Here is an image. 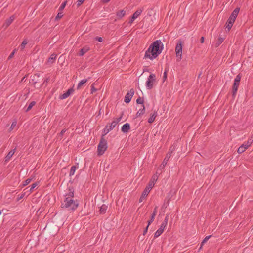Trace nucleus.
I'll use <instances>...</instances> for the list:
<instances>
[{"mask_svg":"<svg viewBox=\"0 0 253 253\" xmlns=\"http://www.w3.org/2000/svg\"><path fill=\"white\" fill-rule=\"evenodd\" d=\"M164 45L160 40L153 42L146 51L144 58L150 60L156 58L162 52Z\"/></svg>","mask_w":253,"mask_h":253,"instance_id":"nucleus-1","label":"nucleus"},{"mask_svg":"<svg viewBox=\"0 0 253 253\" xmlns=\"http://www.w3.org/2000/svg\"><path fill=\"white\" fill-rule=\"evenodd\" d=\"M79 205V201L77 199L74 200L70 197H67L61 203L62 208L67 209L69 210L74 211Z\"/></svg>","mask_w":253,"mask_h":253,"instance_id":"nucleus-2","label":"nucleus"},{"mask_svg":"<svg viewBox=\"0 0 253 253\" xmlns=\"http://www.w3.org/2000/svg\"><path fill=\"white\" fill-rule=\"evenodd\" d=\"M103 134H102L99 143L97 146V155L98 156L102 155L105 151L107 150L108 147L107 142L106 139L104 138V136Z\"/></svg>","mask_w":253,"mask_h":253,"instance_id":"nucleus-3","label":"nucleus"},{"mask_svg":"<svg viewBox=\"0 0 253 253\" xmlns=\"http://www.w3.org/2000/svg\"><path fill=\"white\" fill-rule=\"evenodd\" d=\"M30 79V83L34 85L35 88H40L43 85V84H41V78L39 74L36 73L31 76Z\"/></svg>","mask_w":253,"mask_h":253,"instance_id":"nucleus-4","label":"nucleus"},{"mask_svg":"<svg viewBox=\"0 0 253 253\" xmlns=\"http://www.w3.org/2000/svg\"><path fill=\"white\" fill-rule=\"evenodd\" d=\"M123 115V113L122 112L119 117L115 118V120L109 124V128H108V125H107L103 129L102 134L106 135L110 131L112 130L115 127L116 125L121 121Z\"/></svg>","mask_w":253,"mask_h":253,"instance_id":"nucleus-5","label":"nucleus"},{"mask_svg":"<svg viewBox=\"0 0 253 253\" xmlns=\"http://www.w3.org/2000/svg\"><path fill=\"white\" fill-rule=\"evenodd\" d=\"M241 77H242V74L239 73L236 76V77L234 80V83H233V84L232 86V96H233V98H234L236 95L237 92L238 91V87H239V86L240 84V82L241 81Z\"/></svg>","mask_w":253,"mask_h":253,"instance_id":"nucleus-6","label":"nucleus"},{"mask_svg":"<svg viewBox=\"0 0 253 253\" xmlns=\"http://www.w3.org/2000/svg\"><path fill=\"white\" fill-rule=\"evenodd\" d=\"M168 220H169V214H167L164 220L163 221L160 228L155 233L154 236V239H155V238L158 237L163 233V232L164 231L165 228L166 227V226L168 224Z\"/></svg>","mask_w":253,"mask_h":253,"instance_id":"nucleus-7","label":"nucleus"},{"mask_svg":"<svg viewBox=\"0 0 253 253\" xmlns=\"http://www.w3.org/2000/svg\"><path fill=\"white\" fill-rule=\"evenodd\" d=\"M182 47V42L179 40L177 41L175 49L177 61H180L181 60Z\"/></svg>","mask_w":253,"mask_h":253,"instance_id":"nucleus-8","label":"nucleus"},{"mask_svg":"<svg viewBox=\"0 0 253 253\" xmlns=\"http://www.w3.org/2000/svg\"><path fill=\"white\" fill-rule=\"evenodd\" d=\"M155 81V75L154 74H151L146 82V87L148 89H151L153 87V83Z\"/></svg>","mask_w":253,"mask_h":253,"instance_id":"nucleus-9","label":"nucleus"},{"mask_svg":"<svg viewBox=\"0 0 253 253\" xmlns=\"http://www.w3.org/2000/svg\"><path fill=\"white\" fill-rule=\"evenodd\" d=\"M152 184L150 183L149 185L146 186L144 191H143L140 198H139V202H141L147 196L148 193L150 192L151 189L152 188Z\"/></svg>","mask_w":253,"mask_h":253,"instance_id":"nucleus-10","label":"nucleus"},{"mask_svg":"<svg viewBox=\"0 0 253 253\" xmlns=\"http://www.w3.org/2000/svg\"><path fill=\"white\" fill-rule=\"evenodd\" d=\"M134 89L131 88L125 96L124 102L126 103H129L134 94Z\"/></svg>","mask_w":253,"mask_h":253,"instance_id":"nucleus-11","label":"nucleus"},{"mask_svg":"<svg viewBox=\"0 0 253 253\" xmlns=\"http://www.w3.org/2000/svg\"><path fill=\"white\" fill-rule=\"evenodd\" d=\"M74 89L73 87L69 88L65 93L59 96L60 99H64L68 97L72 93L74 92Z\"/></svg>","mask_w":253,"mask_h":253,"instance_id":"nucleus-12","label":"nucleus"},{"mask_svg":"<svg viewBox=\"0 0 253 253\" xmlns=\"http://www.w3.org/2000/svg\"><path fill=\"white\" fill-rule=\"evenodd\" d=\"M172 153V150H169V151L167 154L165 159H164L161 167H162V169H164L165 167V166L167 165L168 161H169V159L171 156V154Z\"/></svg>","mask_w":253,"mask_h":253,"instance_id":"nucleus-13","label":"nucleus"},{"mask_svg":"<svg viewBox=\"0 0 253 253\" xmlns=\"http://www.w3.org/2000/svg\"><path fill=\"white\" fill-rule=\"evenodd\" d=\"M240 8L237 7L232 12L231 14L230 15L229 18L235 21V20L239 13L240 11Z\"/></svg>","mask_w":253,"mask_h":253,"instance_id":"nucleus-14","label":"nucleus"},{"mask_svg":"<svg viewBox=\"0 0 253 253\" xmlns=\"http://www.w3.org/2000/svg\"><path fill=\"white\" fill-rule=\"evenodd\" d=\"M15 19V16L14 15H12L10 16L9 18L7 19L4 23L3 25V27L5 28H7L13 21V20Z\"/></svg>","mask_w":253,"mask_h":253,"instance_id":"nucleus-15","label":"nucleus"},{"mask_svg":"<svg viewBox=\"0 0 253 253\" xmlns=\"http://www.w3.org/2000/svg\"><path fill=\"white\" fill-rule=\"evenodd\" d=\"M68 190L69 192L65 195V197H70V198L74 197V190L73 186H68Z\"/></svg>","mask_w":253,"mask_h":253,"instance_id":"nucleus-16","label":"nucleus"},{"mask_svg":"<svg viewBox=\"0 0 253 253\" xmlns=\"http://www.w3.org/2000/svg\"><path fill=\"white\" fill-rule=\"evenodd\" d=\"M130 129V124L128 123H126L123 125L121 128V131L124 133H126L129 131Z\"/></svg>","mask_w":253,"mask_h":253,"instance_id":"nucleus-17","label":"nucleus"},{"mask_svg":"<svg viewBox=\"0 0 253 253\" xmlns=\"http://www.w3.org/2000/svg\"><path fill=\"white\" fill-rule=\"evenodd\" d=\"M90 50V47L88 45H85L82 48L80 52L79 53V55L80 56H83L87 52H88Z\"/></svg>","mask_w":253,"mask_h":253,"instance_id":"nucleus-18","label":"nucleus"},{"mask_svg":"<svg viewBox=\"0 0 253 253\" xmlns=\"http://www.w3.org/2000/svg\"><path fill=\"white\" fill-rule=\"evenodd\" d=\"M15 150H16V148H15L13 150H11V151H10L8 152V153L7 154V155L5 157V158H4L5 163H7L10 160V158L12 157V156L14 154V153L15 152Z\"/></svg>","mask_w":253,"mask_h":253,"instance_id":"nucleus-19","label":"nucleus"},{"mask_svg":"<svg viewBox=\"0 0 253 253\" xmlns=\"http://www.w3.org/2000/svg\"><path fill=\"white\" fill-rule=\"evenodd\" d=\"M234 22H235L234 20H232V19H231L230 18H228V19L227 20V21L226 23V29H227V31H229L231 30Z\"/></svg>","mask_w":253,"mask_h":253,"instance_id":"nucleus-20","label":"nucleus"},{"mask_svg":"<svg viewBox=\"0 0 253 253\" xmlns=\"http://www.w3.org/2000/svg\"><path fill=\"white\" fill-rule=\"evenodd\" d=\"M57 57V54L55 53L52 54L49 57L47 60V63L49 64H52L55 62L56 58Z\"/></svg>","mask_w":253,"mask_h":253,"instance_id":"nucleus-21","label":"nucleus"},{"mask_svg":"<svg viewBox=\"0 0 253 253\" xmlns=\"http://www.w3.org/2000/svg\"><path fill=\"white\" fill-rule=\"evenodd\" d=\"M90 77H88L87 79H83L81 80L79 83L77 85V89L79 90L81 89L82 85H83L85 83H86L90 79Z\"/></svg>","mask_w":253,"mask_h":253,"instance_id":"nucleus-22","label":"nucleus"},{"mask_svg":"<svg viewBox=\"0 0 253 253\" xmlns=\"http://www.w3.org/2000/svg\"><path fill=\"white\" fill-rule=\"evenodd\" d=\"M143 11V9H139L136 10L131 16L132 19L135 20L139 16L141 15Z\"/></svg>","mask_w":253,"mask_h":253,"instance_id":"nucleus-23","label":"nucleus"},{"mask_svg":"<svg viewBox=\"0 0 253 253\" xmlns=\"http://www.w3.org/2000/svg\"><path fill=\"white\" fill-rule=\"evenodd\" d=\"M157 116V111H155L154 112L153 114L152 115H151L150 118L148 119V123L151 124L153 122H154Z\"/></svg>","mask_w":253,"mask_h":253,"instance_id":"nucleus-24","label":"nucleus"},{"mask_svg":"<svg viewBox=\"0 0 253 253\" xmlns=\"http://www.w3.org/2000/svg\"><path fill=\"white\" fill-rule=\"evenodd\" d=\"M249 147V145H246L245 144H242L238 149V153L239 154L242 153L244 152Z\"/></svg>","mask_w":253,"mask_h":253,"instance_id":"nucleus-25","label":"nucleus"},{"mask_svg":"<svg viewBox=\"0 0 253 253\" xmlns=\"http://www.w3.org/2000/svg\"><path fill=\"white\" fill-rule=\"evenodd\" d=\"M108 208L107 206L105 204L102 205L99 209V213L101 214H104L106 213L107 209Z\"/></svg>","mask_w":253,"mask_h":253,"instance_id":"nucleus-26","label":"nucleus"},{"mask_svg":"<svg viewBox=\"0 0 253 253\" xmlns=\"http://www.w3.org/2000/svg\"><path fill=\"white\" fill-rule=\"evenodd\" d=\"M126 14V11L124 10H120L116 12V15L118 19L122 18Z\"/></svg>","mask_w":253,"mask_h":253,"instance_id":"nucleus-27","label":"nucleus"},{"mask_svg":"<svg viewBox=\"0 0 253 253\" xmlns=\"http://www.w3.org/2000/svg\"><path fill=\"white\" fill-rule=\"evenodd\" d=\"M145 112V106L143 105V108L139 109V110L137 112L136 114V117L137 118L140 117L141 115H143Z\"/></svg>","mask_w":253,"mask_h":253,"instance_id":"nucleus-28","label":"nucleus"},{"mask_svg":"<svg viewBox=\"0 0 253 253\" xmlns=\"http://www.w3.org/2000/svg\"><path fill=\"white\" fill-rule=\"evenodd\" d=\"M34 177H35V176H33L32 177L28 178L26 180L23 181L22 185L21 186H20L21 187V188H23V187L26 186V185H27L32 181V180L34 178Z\"/></svg>","mask_w":253,"mask_h":253,"instance_id":"nucleus-29","label":"nucleus"},{"mask_svg":"<svg viewBox=\"0 0 253 253\" xmlns=\"http://www.w3.org/2000/svg\"><path fill=\"white\" fill-rule=\"evenodd\" d=\"M212 235H209V236H207L206 237H205V238L203 240V241H202L201 243V246L199 249V250H201L202 246H203V245L207 242V241L210 238H211V237H212Z\"/></svg>","mask_w":253,"mask_h":253,"instance_id":"nucleus-30","label":"nucleus"},{"mask_svg":"<svg viewBox=\"0 0 253 253\" xmlns=\"http://www.w3.org/2000/svg\"><path fill=\"white\" fill-rule=\"evenodd\" d=\"M77 168H78V166H77L76 165L72 166L71 167V169H70V173H69V176H72V175H73L74 174L75 170H76Z\"/></svg>","mask_w":253,"mask_h":253,"instance_id":"nucleus-31","label":"nucleus"},{"mask_svg":"<svg viewBox=\"0 0 253 253\" xmlns=\"http://www.w3.org/2000/svg\"><path fill=\"white\" fill-rule=\"evenodd\" d=\"M224 38L219 37L217 41L216 42L215 44V47H218L222 43V42L224 41Z\"/></svg>","mask_w":253,"mask_h":253,"instance_id":"nucleus-32","label":"nucleus"},{"mask_svg":"<svg viewBox=\"0 0 253 253\" xmlns=\"http://www.w3.org/2000/svg\"><path fill=\"white\" fill-rule=\"evenodd\" d=\"M168 71H169V67H166L165 68V71H164V73L163 74V82H165L167 79V73H168Z\"/></svg>","mask_w":253,"mask_h":253,"instance_id":"nucleus-33","label":"nucleus"},{"mask_svg":"<svg viewBox=\"0 0 253 253\" xmlns=\"http://www.w3.org/2000/svg\"><path fill=\"white\" fill-rule=\"evenodd\" d=\"M35 104H36L35 101L31 102L29 104L27 109L25 110V112H27L29 111Z\"/></svg>","mask_w":253,"mask_h":253,"instance_id":"nucleus-34","label":"nucleus"},{"mask_svg":"<svg viewBox=\"0 0 253 253\" xmlns=\"http://www.w3.org/2000/svg\"><path fill=\"white\" fill-rule=\"evenodd\" d=\"M27 43L28 42L26 41V40H24L23 41L21 44L19 46L21 50H23L24 49L25 45L27 44Z\"/></svg>","mask_w":253,"mask_h":253,"instance_id":"nucleus-35","label":"nucleus"},{"mask_svg":"<svg viewBox=\"0 0 253 253\" xmlns=\"http://www.w3.org/2000/svg\"><path fill=\"white\" fill-rule=\"evenodd\" d=\"M237 204L238 203L235 201V200H234L232 203L231 205L229 207V210H234L237 205Z\"/></svg>","mask_w":253,"mask_h":253,"instance_id":"nucleus-36","label":"nucleus"},{"mask_svg":"<svg viewBox=\"0 0 253 253\" xmlns=\"http://www.w3.org/2000/svg\"><path fill=\"white\" fill-rule=\"evenodd\" d=\"M144 99L143 98L139 97L136 99V103L138 104H142V107H143V105H144Z\"/></svg>","mask_w":253,"mask_h":253,"instance_id":"nucleus-37","label":"nucleus"},{"mask_svg":"<svg viewBox=\"0 0 253 253\" xmlns=\"http://www.w3.org/2000/svg\"><path fill=\"white\" fill-rule=\"evenodd\" d=\"M156 215L154 214H152L150 220L147 221L148 226H150L151 224L154 221Z\"/></svg>","mask_w":253,"mask_h":253,"instance_id":"nucleus-38","label":"nucleus"},{"mask_svg":"<svg viewBox=\"0 0 253 253\" xmlns=\"http://www.w3.org/2000/svg\"><path fill=\"white\" fill-rule=\"evenodd\" d=\"M67 1L66 0L61 4V5H60V6L59 8V11H62L65 8V6L67 5Z\"/></svg>","mask_w":253,"mask_h":253,"instance_id":"nucleus-39","label":"nucleus"},{"mask_svg":"<svg viewBox=\"0 0 253 253\" xmlns=\"http://www.w3.org/2000/svg\"><path fill=\"white\" fill-rule=\"evenodd\" d=\"M63 16V14L61 11H60L57 14V16H56L55 18V21H58Z\"/></svg>","mask_w":253,"mask_h":253,"instance_id":"nucleus-40","label":"nucleus"},{"mask_svg":"<svg viewBox=\"0 0 253 253\" xmlns=\"http://www.w3.org/2000/svg\"><path fill=\"white\" fill-rule=\"evenodd\" d=\"M67 130V129H63L60 132V133H59L58 135V137L60 138V139H62V138H63V136L64 134V133Z\"/></svg>","mask_w":253,"mask_h":253,"instance_id":"nucleus-41","label":"nucleus"},{"mask_svg":"<svg viewBox=\"0 0 253 253\" xmlns=\"http://www.w3.org/2000/svg\"><path fill=\"white\" fill-rule=\"evenodd\" d=\"M38 185V183L37 182H35L34 183H33L31 185V187H30V189L29 190V191L30 192H31L32 191V190Z\"/></svg>","mask_w":253,"mask_h":253,"instance_id":"nucleus-42","label":"nucleus"},{"mask_svg":"<svg viewBox=\"0 0 253 253\" xmlns=\"http://www.w3.org/2000/svg\"><path fill=\"white\" fill-rule=\"evenodd\" d=\"M94 84L95 83H93L91 85V93H93V92H95L97 91V89H96L94 86Z\"/></svg>","mask_w":253,"mask_h":253,"instance_id":"nucleus-43","label":"nucleus"},{"mask_svg":"<svg viewBox=\"0 0 253 253\" xmlns=\"http://www.w3.org/2000/svg\"><path fill=\"white\" fill-rule=\"evenodd\" d=\"M172 195H173V193H172V192L171 191L168 193L166 199H168V201H170V199H171V197H172Z\"/></svg>","mask_w":253,"mask_h":253,"instance_id":"nucleus-44","label":"nucleus"},{"mask_svg":"<svg viewBox=\"0 0 253 253\" xmlns=\"http://www.w3.org/2000/svg\"><path fill=\"white\" fill-rule=\"evenodd\" d=\"M16 51V49H15L12 51V52L10 53V54L8 56V60L11 59L13 57Z\"/></svg>","mask_w":253,"mask_h":253,"instance_id":"nucleus-45","label":"nucleus"},{"mask_svg":"<svg viewBox=\"0 0 253 253\" xmlns=\"http://www.w3.org/2000/svg\"><path fill=\"white\" fill-rule=\"evenodd\" d=\"M253 142V139L252 137H251V138L248 139L246 145H249V147L252 144Z\"/></svg>","mask_w":253,"mask_h":253,"instance_id":"nucleus-46","label":"nucleus"},{"mask_svg":"<svg viewBox=\"0 0 253 253\" xmlns=\"http://www.w3.org/2000/svg\"><path fill=\"white\" fill-rule=\"evenodd\" d=\"M16 125V122H12V123L9 129L10 131H11L13 129V128H14L15 127Z\"/></svg>","mask_w":253,"mask_h":253,"instance_id":"nucleus-47","label":"nucleus"},{"mask_svg":"<svg viewBox=\"0 0 253 253\" xmlns=\"http://www.w3.org/2000/svg\"><path fill=\"white\" fill-rule=\"evenodd\" d=\"M95 40L99 42H102L103 41V39L102 37L97 36L94 38Z\"/></svg>","mask_w":253,"mask_h":253,"instance_id":"nucleus-48","label":"nucleus"},{"mask_svg":"<svg viewBox=\"0 0 253 253\" xmlns=\"http://www.w3.org/2000/svg\"><path fill=\"white\" fill-rule=\"evenodd\" d=\"M85 0H78L77 2V6L79 7L81 5Z\"/></svg>","mask_w":253,"mask_h":253,"instance_id":"nucleus-49","label":"nucleus"},{"mask_svg":"<svg viewBox=\"0 0 253 253\" xmlns=\"http://www.w3.org/2000/svg\"><path fill=\"white\" fill-rule=\"evenodd\" d=\"M149 227V226H148V224H147V226L143 231V236H144L147 233Z\"/></svg>","mask_w":253,"mask_h":253,"instance_id":"nucleus-50","label":"nucleus"},{"mask_svg":"<svg viewBox=\"0 0 253 253\" xmlns=\"http://www.w3.org/2000/svg\"><path fill=\"white\" fill-rule=\"evenodd\" d=\"M49 80H50L49 77L46 78L45 79L44 81H43V83L42 84H43V85L45 84H47L49 82Z\"/></svg>","mask_w":253,"mask_h":253,"instance_id":"nucleus-51","label":"nucleus"},{"mask_svg":"<svg viewBox=\"0 0 253 253\" xmlns=\"http://www.w3.org/2000/svg\"><path fill=\"white\" fill-rule=\"evenodd\" d=\"M169 201H168V199H165L163 206H165V205H166V207L167 205H169Z\"/></svg>","mask_w":253,"mask_h":253,"instance_id":"nucleus-52","label":"nucleus"},{"mask_svg":"<svg viewBox=\"0 0 253 253\" xmlns=\"http://www.w3.org/2000/svg\"><path fill=\"white\" fill-rule=\"evenodd\" d=\"M1 211H2V213H3L4 216L6 215L7 214L6 212L8 211V210L4 209H3L2 210H1Z\"/></svg>","mask_w":253,"mask_h":253,"instance_id":"nucleus-53","label":"nucleus"},{"mask_svg":"<svg viewBox=\"0 0 253 253\" xmlns=\"http://www.w3.org/2000/svg\"><path fill=\"white\" fill-rule=\"evenodd\" d=\"M157 209H158V207L156 206L153 210V212L152 214H154V215H156L157 213Z\"/></svg>","mask_w":253,"mask_h":253,"instance_id":"nucleus-54","label":"nucleus"},{"mask_svg":"<svg viewBox=\"0 0 253 253\" xmlns=\"http://www.w3.org/2000/svg\"><path fill=\"white\" fill-rule=\"evenodd\" d=\"M25 195V193H22L20 197H17L16 200L17 201H19L20 199L23 198Z\"/></svg>","mask_w":253,"mask_h":253,"instance_id":"nucleus-55","label":"nucleus"},{"mask_svg":"<svg viewBox=\"0 0 253 253\" xmlns=\"http://www.w3.org/2000/svg\"><path fill=\"white\" fill-rule=\"evenodd\" d=\"M205 38L203 36H202L200 38V42L201 43H203L204 42Z\"/></svg>","mask_w":253,"mask_h":253,"instance_id":"nucleus-56","label":"nucleus"},{"mask_svg":"<svg viewBox=\"0 0 253 253\" xmlns=\"http://www.w3.org/2000/svg\"><path fill=\"white\" fill-rule=\"evenodd\" d=\"M110 1V0H102L101 1L103 3H107L109 2Z\"/></svg>","mask_w":253,"mask_h":253,"instance_id":"nucleus-57","label":"nucleus"},{"mask_svg":"<svg viewBox=\"0 0 253 253\" xmlns=\"http://www.w3.org/2000/svg\"><path fill=\"white\" fill-rule=\"evenodd\" d=\"M134 20H135L133 19H132V17H131L130 21L128 22V24H132Z\"/></svg>","mask_w":253,"mask_h":253,"instance_id":"nucleus-58","label":"nucleus"},{"mask_svg":"<svg viewBox=\"0 0 253 253\" xmlns=\"http://www.w3.org/2000/svg\"><path fill=\"white\" fill-rule=\"evenodd\" d=\"M27 76V75H25V76H24V77L22 78V79H21V80L20 82H25V78H26Z\"/></svg>","mask_w":253,"mask_h":253,"instance_id":"nucleus-59","label":"nucleus"},{"mask_svg":"<svg viewBox=\"0 0 253 253\" xmlns=\"http://www.w3.org/2000/svg\"><path fill=\"white\" fill-rule=\"evenodd\" d=\"M201 75V73H200L199 74V75H198V78H199V77H200V75Z\"/></svg>","mask_w":253,"mask_h":253,"instance_id":"nucleus-60","label":"nucleus"},{"mask_svg":"<svg viewBox=\"0 0 253 253\" xmlns=\"http://www.w3.org/2000/svg\"><path fill=\"white\" fill-rule=\"evenodd\" d=\"M2 211L1 210H0V215L2 213Z\"/></svg>","mask_w":253,"mask_h":253,"instance_id":"nucleus-61","label":"nucleus"},{"mask_svg":"<svg viewBox=\"0 0 253 253\" xmlns=\"http://www.w3.org/2000/svg\"><path fill=\"white\" fill-rule=\"evenodd\" d=\"M155 180H155V178H153V181H155Z\"/></svg>","mask_w":253,"mask_h":253,"instance_id":"nucleus-62","label":"nucleus"},{"mask_svg":"<svg viewBox=\"0 0 253 253\" xmlns=\"http://www.w3.org/2000/svg\"><path fill=\"white\" fill-rule=\"evenodd\" d=\"M140 239H141L142 240L143 239V238H142V237H141Z\"/></svg>","mask_w":253,"mask_h":253,"instance_id":"nucleus-63","label":"nucleus"},{"mask_svg":"<svg viewBox=\"0 0 253 253\" xmlns=\"http://www.w3.org/2000/svg\"><path fill=\"white\" fill-rule=\"evenodd\" d=\"M141 238V235H140V236H139V238Z\"/></svg>","mask_w":253,"mask_h":253,"instance_id":"nucleus-64","label":"nucleus"}]
</instances>
